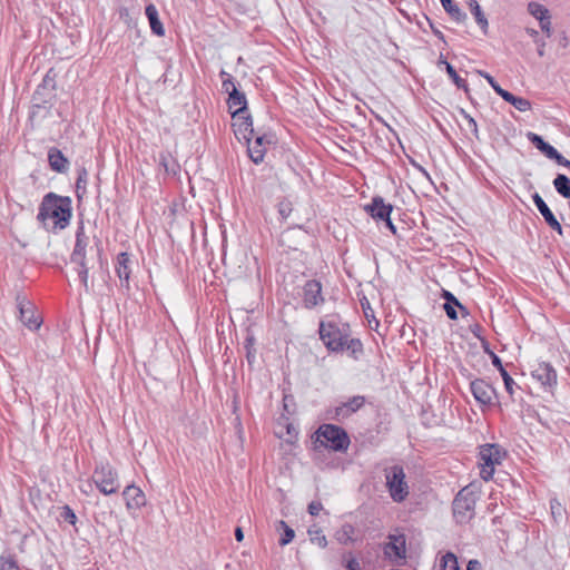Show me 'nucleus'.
<instances>
[{
  "label": "nucleus",
  "instance_id": "13",
  "mask_svg": "<svg viewBox=\"0 0 570 570\" xmlns=\"http://www.w3.org/2000/svg\"><path fill=\"white\" fill-rule=\"evenodd\" d=\"M363 209L376 222H381L391 216L393 210V206L391 204H386L384 199L380 196H376L372 199L371 204L364 205Z\"/></svg>",
  "mask_w": 570,
  "mask_h": 570
},
{
  "label": "nucleus",
  "instance_id": "58",
  "mask_svg": "<svg viewBox=\"0 0 570 570\" xmlns=\"http://www.w3.org/2000/svg\"><path fill=\"white\" fill-rule=\"evenodd\" d=\"M235 538L238 542H240L244 539V533H243L242 528L235 529Z\"/></svg>",
  "mask_w": 570,
  "mask_h": 570
},
{
  "label": "nucleus",
  "instance_id": "55",
  "mask_svg": "<svg viewBox=\"0 0 570 570\" xmlns=\"http://www.w3.org/2000/svg\"><path fill=\"white\" fill-rule=\"evenodd\" d=\"M553 160H556V163L560 166H563V167H567L570 169V160H568L567 158H564L559 151H557L554 154V156L551 158Z\"/></svg>",
  "mask_w": 570,
  "mask_h": 570
},
{
  "label": "nucleus",
  "instance_id": "39",
  "mask_svg": "<svg viewBox=\"0 0 570 570\" xmlns=\"http://www.w3.org/2000/svg\"><path fill=\"white\" fill-rule=\"evenodd\" d=\"M59 520L76 525L78 519L75 511L66 504L60 509Z\"/></svg>",
  "mask_w": 570,
  "mask_h": 570
},
{
  "label": "nucleus",
  "instance_id": "42",
  "mask_svg": "<svg viewBox=\"0 0 570 570\" xmlns=\"http://www.w3.org/2000/svg\"><path fill=\"white\" fill-rule=\"evenodd\" d=\"M0 570H20L17 560L11 554L0 556Z\"/></svg>",
  "mask_w": 570,
  "mask_h": 570
},
{
  "label": "nucleus",
  "instance_id": "54",
  "mask_svg": "<svg viewBox=\"0 0 570 570\" xmlns=\"http://www.w3.org/2000/svg\"><path fill=\"white\" fill-rule=\"evenodd\" d=\"M540 22L541 30L547 35V37H551L552 35V27L550 18L542 19Z\"/></svg>",
  "mask_w": 570,
  "mask_h": 570
},
{
  "label": "nucleus",
  "instance_id": "30",
  "mask_svg": "<svg viewBox=\"0 0 570 570\" xmlns=\"http://www.w3.org/2000/svg\"><path fill=\"white\" fill-rule=\"evenodd\" d=\"M87 183H88V171L85 167H79L77 169V179H76V194L79 199L87 191Z\"/></svg>",
  "mask_w": 570,
  "mask_h": 570
},
{
  "label": "nucleus",
  "instance_id": "36",
  "mask_svg": "<svg viewBox=\"0 0 570 570\" xmlns=\"http://www.w3.org/2000/svg\"><path fill=\"white\" fill-rule=\"evenodd\" d=\"M444 10L458 22L464 21L466 16L461 11L453 0H445L442 4Z\"/></svg>",
  "mask_w": 570,
  "mask_h": 570
},
{
  "label": "nucleus",
  "instance_id": "21",
  "mask_svg": "<svg viewBox=\"0 0 570 570\" xmlns=\"http://www.w3.org/2000/svg\"><path fill=\"white\" fill-rule=\"evenodd\" d=\"M70 263L75 266V271L77 272L80 283L83 286L85 291L88 292L89 268L87 266L86 256H70Z\"/></svg>",
  "mask_w": 570,
  "mask_h": 570
},
{
  "label": "nucleus",
  "instance_id": "5",
  "mask_svg": "<svg viewBox=\"0 0 570 570\" xmlns=\"http://www.w3.org/2000/svg\"><path fill=\"white\" fill-rule=\"evenodd\" d=\"M386 487L395 502H402L409 495V485L405 481L403 468L394 465L386 470Z\"/></svg>",
  "mask_w": 570,
  "mask_h": 570
},
{
  "label": "nucleus",
  "instance_id": "59",
  "mask_svg": "<svg viewBox=\"0 0 570 570\" xmlns=\"http://www.w3.org/2000/svg\"><path fill=\"white\" fill-rule=\"evenodd\" d=\"M356 397H352L345 407L351 409L352 412L356 411Z\"/></svg>",
  "mask_w": 570,
  "mask_h": 570
},
{
  "label": "nucleus",
  "instance_id": "47",
  "mask_svg": "<svg viewBox=\"0 0 570 570\" xmlns=\"http://www.w3.org/2000/svg\"><path fill=\"white\" fill-rule=\"evenodd\" d=\"M445 65H446V72L452 78L454 83L459 88H465L466 87L465 80L459 77L455 69L452 67V65H450L449 62H445Z\"/></svg>",
  "mask_w": 570,
  "mask_h": 570
},
{
  "label": "nucleus",
  "instance_id": "3",
  "mask_svg": "<svg viewBox=\"0 0 570 570\" xmlns=\"http://www.w3.org/2000/svg\"><path fill=\"white\" fill-rule=\"evenodd\" d=\"M90 481L104 495L115 494L120 489L118 472L109 462L97 463Z\"/></svg>",
  "mask_w": 570,
  "mask_h": 570
},
{
  "label": "nucleus",
  "instance_id": "15",
  "mask_svg": "<svg viewBox=\"0 0 570 570\" xmlns=\"http://www.w3.org/2000/svg\"><path fill=\"white\" fill-rule=\"evenodd\" d=\"M532 376L543 386H554L557 384V372L549 363H539L532 371Z\"/></svg>",
  "mask_w": 570,
  "mask_h": 570
},
{
  "label": "nucleus",
  "instance_id": "57",
  "mask_svg": "<svg viewBox=\"0 0 570 570\" xmlns=\"http://www.w3.org/2000/svg\"><path fill=\"white\" fill-rule=\"evenodd\" d=\"M382 222H384L387 226V228L393 233L395 234L396 233V227L394 226V224L392 223L391 220V217L389 216V218H385L383 219Z\"/></svg>",
  "mask_w": 570,
  "mask_h": 570
},
{
  "label": "nucleus",
  "instance_id": "44",
  "mask_svg": "<svg viewBox=\"0 0 570 570\" xmlns=\"http://www.w3.org/2000/svg\"><path fill=\"white\" fill-rule=\"evenodd\" d=\"M37 89L42 90V91L48 90V91L55 92L56 81H55V78L51 77V70H49L46 73V76L42 79V82L38 86Z\"/></svg>",
  "mask_w": 570,
  "mask_h": 570
},
{
  "label": "nucleus",
  "instance_id": "17",
  "mask_svg": "<svg viewBox=\"0 0 570 570\" xmlns=\"http://www.w3.org/2000/svg\"><path fill=\"white\" fill-rule=\"evenodd\" d=\"M48 164L50 169L58 174H65L69 168L68 158L57 147H50L48 149Z\"/></svg>",
  "mask_w": 570,
  "mask_h": 570
},
{
  "label": "nucleus",
  "instance_id": "16",
  "mask_svg": "<svg viewBox=\"0 0 570 570\" xmlns=\"http://www.w3.org/2000/svg\"><path fill=\"white\" fill-rule=\"evenodd\" d=\"M227 105L232 110L233 119L245 114L247 110V100L245 94L239 91L237 88H233V91H230L228 95Z\"/></svg>",
  "mask_w": 570,
  "mask_h": 570
},
{
  "label": "nucleus",
  "instance_id": "62",
  "mask_svg": "<svg viewBox=\"0 0 570 570\" xmlns=\"http://www.w3.org/2000/svg\"><path fill=\"white\" fill-rule=\"evenodd\" d=\"M527 32H528V35H529L530 37H532L533 39H535V38L538 37V35H539L537 30H534V29H530V28H528V29H527Z\"/></svg>",
  "mask_w": 570,
  "mask_h": 570
},
{
  "label": "nucleus",
  "instance_id": "52",
  "mask_svg": "<svg viewBox=\"0 0 570 570\" xmlns=\"http://www.w3.org/2000/svg\"><path fill=\"white\" fill-rule=\"evenodd\" d=\"M343 562L347 570H356V558L352 553H347L343 557Z\"/></svg>",
  "mask_w": 570,
  "mask_h": 570
},
{
  "label": "nucleus",
  "instance_id": "37",
  "mask_svg": "<svg viewBox=\"0 0 570 570\" xmlns=\"http://www.w3.org/2000/svg\"><path fill=\"white\" fill-rule=\"evenodd\" d=\"M528 11L531 16H533L539 21H541L542 19H546V18H551L549 10L544 6H542L538 2H530L528 4Z\"/></svg>",
  "mask_w": 570,
  "mask_h": 570
},
{
  "label": "nucleus",
  "instance_id": "26",
  "mask_svg": "<svg viewBox=\"0 0 570 570\" xmlns=\"http://www.w3.org/2000/svg\"><path fill=\"white\" fill-rule=\"evenodd\" d=\"M501 98L504 101L511 104L519 111L524 112V111H529L531 109L530 100H528L523 97H517V96L512 95L511 92H509L508 90L503 91L501 94Z\"/></svg>",
  "mask_w": 570,
  "mask_h": 570
},
{
  "label": "nucleus",
  "instance_id": "23",
  "mask_svg": "<svg viewBox=\"0 0 570 570\" xmlns=\"http://www.w3.org/2000/svg\"><path fill=\"white\" fill-rule=\"evenodd\" d=\"M145 13L148 18L151 32L158 37H163L165 35V28L158 17L157 8L153 3H149L146 6Z\"/></svg>",
  "mask_w": 570,
  "mask_h": 570
},
{
  "label": "nucleus",
  "instance_id": "24",
  "mask_svg": "<svg viewBox=\"0 0 570 570\" xmlns=\"http://www.w3.org/2000/svg\"><path fill=\"white\" fill-rule=\"evenodd\" d=\"M89 244V237L86 235L85 226L80 223L76 229V243L70 256H86V249Z\"/></svg>",
  "mask_w": 570,
  "mask_h": 570
},
{
  "label": "nucleus",
  "instance_id": "63",
  "mask_svg": "<svg viewBox=\"0 0 570 570\" xmlns=\"http://www.w3.org/2000/svg\"><path fill=\"white\" fill-rule=\"evenodd\" d=\"M544 47H546V43H544V42H542V43H540V45H539V48H538V55H539L540 57H543V56H544Z\"/></svg>",
  "mask_w": 570,
  "mask_h": 570
},
{
  "label": "nucleus",
  "instance_id": "18",
  "mask_svg": "<svg viewBox=\"0 0 570 570\" xmlns=\"http://www.w3.org/2000/svg\"><path fill=\"white\" fill-rule=\"evenodd\" d=\"M532 199H533L538 210L540 212V214L543 216L544 220L547 222V224L552 229H554L559 234H561L562 233V227H561L560 223L557 220V218L554 217L553 213L550 210V208L548 207L546 202L542 199V197L538 193H535L532 196Z\"/></svg>",
  "mask_w": 570,
  "mask_h": 570
},
{
  "label": "nucleus",
  "instance_id": "41",
  "mask_svg": "<svg viewBox=\"0 0 570 570\" xmlns=\"http://www.w3.org/2000/svg\"><path fill=\"white\" fill-rule=\"evenodd\" d=\"M219 77L222 79V88L226 94L229 95V92L233 91V88H237L234 77L227 71L222 70L219 72Z\"/></svg>",
  "mask_w": 570,
  "mask_h": 570
},
{
  "label": "nucleus",
  "instance_id": "9",
  "mask_svg": "<svg viewBox=\"0 0 570 570\" xmlns=\"http://www.w3.org/2000/svg\"><path fill=\"white\" fill-rule=\"evenodd\" d=\"M471 392L478 403L490 405L495 397L494 387L484 380L478 379L470 384Z\"/></svg>",
  "mask_w": 570,
  "mask_h": 570
},
{
  "label": "nucleus",
  "instance_id": "2",
  "mask_svg": "<svg viewBox=\"0 0 570 570\" xmlns=\"http://www.w3.org/2000/svg\"><path fill=\"white\" fill-rule=\"evenodd\" d=\"M315 449L325 448L334 452H345L351 443L346 431L335 424L324 423L315 432Z\"/></svg>",
  "mask_w": 570,
  "mask_h": 570
},
{
  "label": "nucleus",
  "instance_id": "32",
  "mask_svg": "<svg viewBox=\"0 0 570 570\" xmlns=\"http://www.w3.org/2000/svg\"><path fill=\"white\" fill-rule=\"evenodd\" d=\"M469 7L471 10V13L474 16L476 23L481 27L483 31H487L488 29V19L485 18L484 13L481 10V7L476 0H470Z\"/></svg>",
  "mask_w": 570,
  "mask_h": 570
},
{
  "label": "nucleus",
  "instance_id": "22",
  "mask_svg": "<svg viewBox=\"0 0 570 570\" xmlns=\"http://www.w3.org/2000/svg\"><path fill=\"white\" fill-rule=\"evenodd\" d=\"M236 119L237 121L233 124L235 135L237 137L242 136L245 140H247V138L250 135H254L253 121L250 116H244L243 114L238 116Z\"/></svg>",
  "mask_w": 570,
  "mask_h": 570
},
{
  "label": "nucleus",
  "instance_id": "12",
  "mask_svg": "<svg viewBox=\"0 0 570 570\" xmlns=\"http://www.w3.org/2000/svg\"><path fill=\"white\" fill-rule=\"evenodd\" d=\"M122 497L127 510H139L147 503L144 491L135 484L127 485L122 491Z\"/></svg>",
  "mask_w": 570,
  "mask_h": 570
},
{
  "label": "nucleus",
  "instance_id": "7",
  "mask_svg": "<svg viewBox=\"0 0 570 570\" xmlns=\"http://www.w3.org/2000/svg\"><path fill=\"white\" fill-rule=\"evenodd\" d=\"M247 153L249 158L255 164H261L264 160L268 146L273 142V137L266 134L259 135L254 130L247 140Z\"/></svg>",
  "mask_w": 570,
  "mask_h": 570
},
{
  "label": "nucleus",
  "instance_id": "46",
  "mask_svg": "<svg viewBox=\"0 0 570 570\" xmlns=\"http://www.w3.org/2000/svg\"><path fill=\"white\" fill-rule=\"evenodd\" d=\"M278 214L282 216L283 219H286L289 217L291 213L293 212V206L289 200H282L277 205Z\"/></svg>",
  "mask_w": 570,
  "mask_h": 570
},
{
  "label": "nucleus",
  "instance_id": "38",
  "mask_svg": "<svg viewBox=\"0 0 570 570\" xmlns=\"http://www.w3.org/2000/svg\"><path fill=\"white\" fill-rule=\"evenodd\" d=\"M277 529H282L284 531L283 535L279 539V544L282 547L288 544L294 539L295 532L285 521H278Z\"/></svg>",
  "mask_w": 570,
  "mask_h": 570
},
{
  "label": "nucleus",
  "instance_id": "48",
  "mask_svg": "<svg viewBox=\"0 0 570 570\" xmlns=\"http://www.w3.org/2000/svg\"><path fill=\"white\" fill-rule=\"evenodd\" d=\"M118 13L120 20L124 21L128 27H132L134 24H136V20L130 16L128 8L120 7Z\"/></svg>",
  "mask_w": 570,
  "mask_h": 570
},
{
  "label": "nucleus",
  "instance_id": "35",
  "mask_svg": "<svg viewBox=\"0 0 570 570\" xmlns=\"http://www.w3.org/2000/svg\"><path fill=\"white\" fill-rule=\"evenodd\" d=\"M444 297L446 298V303L444 304V309L446 312V315L451 318V320H456L458 318V314H456V309H455V306L460 307L463 309V306L458 302V299L449 292H445L444 294Z\"/></svg>",
  "mask_w": 570,
  "mask_h": 570
},
{
  "label": "nucleus",
  "instance_id": "20",
  "mask_svg": "<svg viewBox=\"0 0 570 570\" xmlns=\"http://www.w3.org/2000/svg\"><path fill=\"white\" fill-rule=\"evenodd\" d=\"M159 166L168 176H177L180 173V165L169 151L159 154Z\"/></svg>",
  "mask_w": 570,
  "mask_h": 570
},
{
  "label": "nucleus",
  "instance_id": "6",
  "mask_svg": "<svg viewBox=\"0 0 570 570\" xmlns=\"http://www.w3.org/2000/svg\"><path fill=\"white\" fill-rule=\"evenodd\" d=\"M475 498L468 489H462L453 501V514L458 522L463 523L473 515Z\"/></svg>",
  "mask_w": 570,
  "mask_h": 570
},
{
  "label": "nucleus",
  "instance_id": "8",
  "mask_svg": "<svg viewBox=\"0 0 570 570\" xmlns=\"http://www.w3.org/2000/svg\"><path fill=\"white\" fill-rule=\"evenodd\" d=\"M17 307L19 309V318L30 330H38L41 321L36 314L35 306L27 299L24 295L18 294L16 297Z\"/></svg>",
  "mask_w": 570,
  "mask_h": 570
},
{
  "label": "nucleus",
  "instance_id": "61",
  "mask_svg": "<svg viewBox=\"0 0 570 570\" xmlns=\"http://www.w3.org/2000/svg\"><path fill=\"white\" fill-rule=\"evenodd\" d=\"M468 120H469V124L473 127V131L476 134L478 127H476L475 120L472 117H468Z\"/></svg>",
  "mask_w": 570,
  "mask_h": 570
},
{
  "label": "nucleus",
  "instance_id": "31",
  "mask_svg": "<svg viewBox=\"0 0 570 570\" xmlns=\"http://www.w3.org/2000/svg\"><path fill=\"white\" fill-rule=\"evenodd\" d=\"M553 186L562 197L570 198V179L566 175H557L553 180Z\"/></svg>",
  "mask_w": 570,
  "mask_h": 570
},
{
  "label": "nucleus",
  "instance_id": "34",
  "mask_svg": "<svg viewBox=\"0 0 570 570\" xmlns=\"http://www.w3.org/2000/svg\"><path fill=\"white\" fill-rule=\"evenodd\" d=\"M309 540L313 544L318 546L320 548H325L327 546V539L323 531L316 525L313 524L308 529Z\"/></svg>",
  "mask_w": 570,
  "mask_h": 570
},
{
  "label": "nucleus",
  "instance_id": "4",
  "mask_svg": "<svg viewBox=\"0 0 570 570\" xmlns=\"http://www.w3.org/2000/svg\"><path fill=\"white\" fill-rule=\"evenodd\" d=\"M504 454L497 444H484L480 448V476L484 481L492 479L495 466L501 464Z\"/></svg>",
  "mask_w": 570,
  "mask_h": 570
},
{
  "label": "nucleus",
  "instance_id": "40",
  "mask_svg": "<svg viewBox=\"0 0 570 570\" xmlns=\"http://www.w3.org/2000/svg\"><path fill=\"white\" fill-rule=\"evenodd\" d=\"M53 98H55V92L47 91V90L42 91V90L36 89L33 97H32V104L33 102L41 104V101H46L47 106H52Z\"/></svg>",
  "mask_w": 570,
  "mask_h": 570
},
{
  "label": "nucleus",
  "instance_id": "11",
  "mask_svg": "<svg viewBox=\"0 0 570 570\" xmlns=\"http://www.w3.org/2000/svg\"><path fill=\"white\" fill-rule=\"evenodd\" d=\"M131 259L127 252H121L117 255L115 272L119 278L120 286L127 291L130 288V275H131Z\"/></svg>",
  "mask_w": 570,
  "mask_h": 570
},
{
  "label": "nucleus",
  "instance_id": "45",
  "mask_svg": "<svg viewBox=\"0 0 570 570\" xmlns=\"http://www.w3.org/2000/svg\"><path fill=\"white\" fill-rule=\"evenodd\" d=\"M278 425L285 426L287 434L291 436H296L297 431L294 428V425L289 422V416L285 414H281V416L277 420Z\"/></svg>",
  "mask_w": 570,
  "mask_h": 570
},
{
  "label": "nucleus",
  "instance_id": "19",
  "mask_svg": "<svg viewBox=\"0 0 570 570\" xmlns=\"http://www.w3.org/2000/svg\"><path fill=\"white\" fill-rule=\"evenodd\" d=\"M385 546V554L390 558H403L405 556V539L402 535H390Z\"/></svg>",
  "mask_w": 570,
  "mask_h": 570
},
{
  "label": "nucleus",
  "instance_id": "50",
  "mask_svg": "<svg viewBox=\"0 0 570 570\" xmlns=\"http://www.w3.org/2000/svg\"><path fill=\"white\" fill-rule=\"evenodd\" d=\"M550 509H551L552 517L556 520L562 518V515L564 513V509L558 500H556V499L551 500Z\"/></svg>",
  "mask_w": 570,
  "mask_h": 570
},
{
  "label": "nucleus",
  "instance_id": "56",
  "mask_svg": "<svg viewBox=\"0 0 570 570\" xmlns=\"http://www.w3.org/2000/svg\"><path fill=\"white\" fill-rule=\"evenodd\" d=\"M468 570H482V564L478 560H470Z\"/></svg>",
  "mask_w": 570,
  "mask_h": 570
},
{
  "label": "nucleus",
  "instance_id": "51",
  "mask_svg": "<svg viewBox=\"0 0 570 570\" xmlns=\"http://www.w3.org/2000/svg\"><path fill=\"white\" fill-rule=\"evenodd\" d=\"M480 75L483 76L487 81L489 82V85L493 88V90L501 97V94L503 91H507L505 89H503L495 80L492 76H490L489 73L487 72H482L480 71Z\"/></svg>",
  "mask_w": 570,
  "mask_h": 570
},
{
  "label": "nucleus",
  "instance_id": "29",
  "mask_svg": "<svg viewBox=\"0 0 570 570\" xmlns=\"http://www.w3.org/2000/svg\"><path fill=\"white\" fill-rule=\"evenodd\" d=\"M492 364L499 370L502 379H503V382H504V386H505V390L507 392L510 394V395H513V385H514V381L513 379L509 375V373L505 371V368L503 367L502 365V362L501 360L495 355V354H492Z\"/></svg>",
  "mask_w": 570,
  "mask_h": 570
},
{
  "label": "nucleus",
  "instance_id": "64",
  "mask_svg": "<svg viewBox=\"0 0 570 570\" xmlns=\"http://www.w3.org/2000/svg\"><path fill=\"white\" fill-rule=\"evenodd\" d=\"M250 357H253V354H250V351H248L247 358H248L249 362H250Z\"/></svg>",
  "mask_w": 570,
  "mask_h": 570
},
{
  "label": "nucleus",
  "instance_id": "10",
  "mask_svg": "<svg viewBox=\"0 0 570 570\" xmlns=\"http://www.w3.org/2000/svg\"><path fill=\"white\" fill-rule=\"evenodd\" d=\"M324 302L322 284L316 279L307 281L303 287V304L306 308H313Z\"/></svg>",
  "mask_w": 570,
  "mask_h": 570
},
{
  "label": "nucleus",
  "instance_id": "49",
  "mask_svg": "<svg viewBox=\"0 0 570 570\" xmlns=\"http://www.w3.org/2000/svg\"><path fill=\"white\" fill-rule=\"evenodd\" d=\"M294 405H295L294 397L292 395L285 394L283 397V409H284L283 414L291 416L294 413Z\"/></svg>",
  "mask_w": 570,
  "mask_h": 570
},
{
  "label": "nucleus",
  "instance_id": "25",
  "mask_svg": "<svg viewBox=\"0 0 570 570\" xmlns=\"http://www.w3.org/2000/svg\"><path fill=\"white\" fill-rule=\"evenodd\" d=\"M528 139L548 158H552L554 154L558 151L553 146L546 142L541 136L534 132H528Z\"/></svg>",
  "mask_w": 570,
  "mask_h": 570
},
{
  "label": "nucleus",
  "instance_id": "43",
  "mask_svg": "<svg viewBox=\"0 0 570 570\" xmlns=\"http://www.w3.org/2000/svg\"><path fill=\"white\" fill-rule=\"evenodd\" d=\"M442 570H460L458 559L453 553H446L442 559Z\"/></svg>",
  "mask_w": 570,
  "mask_h": 570
},
{
  "label": "nucleus",
  "instance_id": "1",
  "mask_svg": "<svg viewBox=\"0 0 570 570\" xmlns=\"http://www.w3.org/2000/svg\"><path fill=\"white\" fill-rule=\"evenodd\" d=\"M71 216V198L50 191L43 196L40 203L37 219L43 225L50 219L53 229H65L69 225Z\"/></svg>",
  "mask_w": 570,
  "mask_h": 570
},
{
  "label": "nucleus",
  "instance_id": "14",
  "mask_svg": "<svg viewBox=\"0 0 570 570\" xmlns=\"http://www.w3.org/2000/svg\"><path fill=\"white\" fill-rule=\"evenodd\" d=\"M320 336L326 347L331 351H338L343 348L344 341L338 330L332 325L326 326L321 323Z\"/></svg>",
  "mask_w": 570,
  "mask_h": 570
},
{
  "label": "nucleus",
  "instance_id": "60",
  "mask_svg": "<svg viewBox=\"0 0 570 570\" xmlns=\"http://www.w3.org/2000/svg\"><path fill=\"white\" fill-rule=\"evenodd\" d=\"M80 491L85 494H88L91 491V483L88 481L87 487H80Z\"/></svg>",
  "mask_w": 570,
  "mask_h": 570
},
{
  "label": "nucleus",
  "instance_id": "53",
  "mask_svg": "<svg viewBox=\"0 0 570 570\" xmlns=\"http://www.w3.org/2000/svg\"><path fill=\"white\" fill-rule=\"evenodd\" d=\"M307 510L311 515L316 517L323 510V504L321 501H312L308 504Z\"/></svg>",
  "mask_w": 570,
  "mask_h": 570
},
{
  "label": "nucleus",
  "instance_id": "33",
  "mask_svg": "<svg viewBox=\"0 0 570 570\" xmlns=\"http://www.w3.org/2000/svg\"><path fill=\"white\" fill-rule=\"evenodd\" d=\"M361 306H362V309H363V313H364V317L367 321L368 327L371 330H377L380 323L376 320V317L374 315V311L371 307L368 301L366 298H363L361 301Z\"/></svg>",
  "mask_w": 570,
  "mask_h": 570
},
{
  "label": "nucleus",
  "instance_id": "27",
  "mask_svg": "<svg viewBox=\"0 0 570 570\" xmlns=\"http://www.w3.org/2000/svg\"><path fill=\"white\" fill-rule=\"evenodd\" d=\"M51 107L52 106H47L46 101H41V104L33 102L29 114V120L35 122L47 118L50 115Z\"/></svg>",
  "mask_w": 570,
  "mask_h": 570
},
{
  "label": "nucleus",
  "instance_id": "28",
  "mask_svg": "<svg viewBox=\"0 0 570 570\" xmlns=\"http://www.w3.org/2000/svg\"><path fill=\"white\" fill-rule=\"evenodd\" d=\"M355 529L350 523H344L336 532L335 539L341 544H348L354 542Z\"/></svg>",
  "mask_w": 570,
  "mask_h": 570
}]
</instances>
